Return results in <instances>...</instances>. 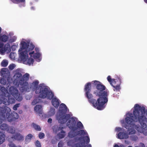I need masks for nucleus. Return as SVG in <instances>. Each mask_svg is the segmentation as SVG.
I'll return each instance as SVG.
<instances>
[{
	"label": "nucleus",
	"mask_w": 147,
	"mask_h": 147,
	"mask_svg": "<svg viewBox=\"0 0 147 147\" xmlns=\"http://www.w3.org/2000/svg\"><path fill=\"white\" fill-rule=\"evenodd\" d=\"M92 83L96 88L94 93L99 98L97 100L95 99L91 98L93 96L90 92L91 90L90 82H88L85 85L84 90L85 92V96L88 99L89 102L94 107L98 110H103L105 107V104L108 101V92L105 90L106 87L101 82L97 80L92 81Z\"/></svg>",
	"instance_id": "f257e3e1"
},
{
	"label": "nucleus",
	"mask_w": 147,
	"mask_h": 147,
	"mask_svg": "<svg viewBox=\"0 0 147 147\" xmlns=\"http://www.w3.org/2000/svg\"><path fill=\"white\" fill-rule=\"evenodd\" d=\"M145 113L146 109L144 107H141L138 104L135 105L133 114L131 113H129L125 118V122L128 125L125 124V128L129 130V125H131L133 122L138 121L143 128H146L147 127V118L144 116Z\"/></svg>",
	"instance_id": "f03ea898"
},
{
	"label": "nucleus",
	"mask_w": 147,
	"mask_h": 147,
	"mask_svg": "<svg viewBox=\"0 0 147 147\" xmlns=\"http://www.w3.org/2000/svg\"><path fill=\"white\" fill-rule=\"evenodd\" d=\"M39 82L36 81L33 82L32 84L34 88H36L35 93L38 94L39 97L45 99L47 98L51 100L54 96V94L51 90H49L45 86L39 85L38 86Z\"/></svg>",
	"instance_id": "7ed1b4c3"
},
{
	"label": "nucleus",
	"mask_w": 147,
	"mask_h": 147,
	"mask_svg": "<svg viewBox=\"0 0 147 147\" xmlns=\"http://www.w3.org/2000/svg\"><path fill=\"white\" fill-rule=\"evenodd\" d=\"M21 46L19 50L20 52L19 58L24 63H26L28 56V53L32 51L35 47L34 45L30 41L21 42Z\"/></svg>",
	"instance_id": "20e7f679"
},
{
	"label": "nucleus",
	"mask_w": 147,
	"mask_h": 147,
	"mask_svg": "<svg viewBox=\"0 0 147 147\" xmlns=\"http://www.w3.org/2000/svg\"><path fill=\"white\" fill-rule=\"evenodd\" d=\"M67 125L71 130L68 134V136L70 138H74L78 135L84 136L87 134V132L84 130H80L78 131L77 133L75 131L77 129V128L76 126V121L73 117L68 121Z\"/></svg>",
	"instance_id": "39448f33"
},
{
	"label": "nucleus",
	"mask_w": 147,
	"mask_h": 147,
	"mask_svg": "<svg viewBox=\"0 0 147 147\" xmlns=\"http://www.w3.org/2000/svg\"><path fill=\"white\" fill-rule=\"evenodd\" d=\"M11 109L6 106H3L0 107V116L3 118H6L9 122L14 121L19 118L18 113L15 111H13L10 114Z\"/></svg>",
	"instance_id": "423d86ee"
},
{
	"label": "nucleus",
	"mask_w": 147,
	"mask_h": 147,
	"mask_svg": "<svg viewBox=\"0 0 147 147\" xmlns=\"http://www.w3.org/2000/svg\"><path fill=\"white\" fill-rule=\"evenodd\" d=\"M15 79V82L19 83L20 85L23 86L25 90L29 91L30 89L28 87V83L27 81L28 80L29 75L28 73H26L22 76V74L20 73H16L14 76Z\"/></svg>",
	"instance_id": "0eeeda50"
},
{
	"label": "nucleus",
	"mask_w": 147,
	"mask_h": 147,
	"mask_svg": "<svg viewBox=\"0 0 147 147\" xmlns=\"http://www.w3.org/2000/svg\"><path fill=\"white\" fill-rule=\"evenodd\" d=\"M67 107L64 103H61L59 107V112L60 117L58 119L59 123L61 124H64L66 123L69 119L71 118L69 114L65 115L67 112Z\"/></svg>",
	"instance_id": "6e6552de"
},
{
	"label": "nucleus",
	"mask_w": 147,
	"mask_h": 147,
	"mask_svg": "<svg viewBox=\"0 0 147 147\" xmlns=\"http://www.w3.org/2000/svg\"><path fill=\"white\" fill-rule=\"evenodd\" d=\"M9 91L17 100L20 101L22 100V94L18 93V91L16 88L11 86L9 88Z\"/></svg>",
	"instance_id": "1a4fd4ad"
},
{
	"label": "nucleus",
	"mask_w": 147,
	"mask_h": 147,
	"mask_svg": "<svg viewBox=\"0 0 147 147\" xmlns=\"http://www.w3.org/2000/svg\"><path fill=\"white\" fill-rule=\"evenodd\" d=\"M85 139L86 140V143L88 144L90 142V138L88 136H86L84 137H76L74 138L73 139H71L68 140L67 142V144L68 146H72L74 144V147L76 144L75 143L76 142H78V141L80 142L82 140Z\"/></svg>",
	"instance_id": "9d476101"
},
{
	"label": "nucleus",
	"mask_w": 147,
	"mask_h": 147,
	"mask_svg": "<svg viewBox=\"0 0 147 147\" xmlns=\"http://www.w3.org/2000/svg\"><path fill=\"white\" fill-rule=\"evenodd\" d=\"M86 140L85 139L82 140L80 142L76 144L74 147H92L90 144L85 145V143H86Z\"/></svg>",
	"instance_id": "9b49d317"
},
{
	"label": "nucleus",
	"mask_w": 147,
	"mask_h": 147,
	"mask_svg": "<svg viewBox=\"0 0 147 147\" xmlns=\"http://www.w3.org/2000/svg\"><path fill=\"white\" fill-rule=\"evenodd\" d=\"M13 140H24V137L19 133H16L15 135L12 136L11 138Z\"/></svg>",
	"instance_id": "f8f14e48"
},
{
	"label": "nucleus",
	"mask_w": 147,
	"mask_h": 147,
	"mask_svg": "<svg viewBox=\"0 0 147 147\" xmlns=\"http://www.w3.org/2000/svg\"><path fill=\"white\" fill-rule=\"evenodd\" d=\"M118 79L119 81L117 80V82H118V83L117 84H116V82L115 83H114L112 84V85H111L112 86L114 89V90L115 91H119L120 89H121V87L120 86V85L121 84V78H118Z\"/></svg>",
	"instance_id": "ddd939ff"
},
{
	"label": "nucleus",
	"mask_w": 147,
	"mask_h": 147,
	"mask_svg": "<svg viewBox=\"0 0 147 147\" xmlns=\"http://www.w3.org/2000/svg\"><path fill=\"white\" fill-rule=\"evenodd\" d=\"M129 137L128 135L126 133V131L121 132H119L117 134V138L119 139H127Z\"/></svg>",
	"instance_id": "4468645a"
},
{
	"label": "nucleus",
	"mask_w": 147,
	"mask_h": 147,
	"mask_svg": "<svg viewBox=\"0 0 147 147\" xmlns=\"http://www.w3.org/2000/svg\"><path fill=\"white\" fill-rule=\"evenodd\" d=\"M54 96L51 99H52L51 103L52 105L56 108H58L60 104L59 100L56 97L53 98Z\"/></svg>",
	"instance_id": "2eb2a0df"
},
{
	"label": "nucleus",
	"mask_w": 147,
	"mask_h": 147,
	"mask_svg": "<svg viewBox=\"0 0 147 147\" xmlns=\"http://www.w3.org/2000/svg\"><path fill=\"white\" fill-rule=\"evenodd\" d=\"M63 127H59L58 130H61V132L57 134L59 139L64 138L65 136V132L63 131Z\"/></svg>",
	"instance_id": "dca6fc26"
},
{
	"label": "nucleus",
	"mask_w": 147,
	"mask_h": 147,
	"mask_svg": "<svg viewBox=\"0 0 147 147\" xmlns=\"http://www.w3.org/2000/svg\"><path fill=\"white\" fill-rule=\"evenodd\" d=\"M42 107L40 105H36L34 108V111L38 113V115H40L42 114Z\"/></svg>",
	"instance_id": "f3484780"
},
{
	"label": "nucleus",
	"mask_w": 147,
	"mask_h": 147,
	"mask_svg": "<svg viewBox=\"0 0 147 147\" xmlns=\"http://www.w3.org/2000/svg\"><path fill=\"white\" fill-rule=\"evenodd\" d=\"M34 52L32 51L31 52L29 53V55H30L31 57H32V55L34 54L33 56V57L34 59H37L39 58L40 57V54L39 53H34Z\"/></svg>",
	"instance_id": "a211bd4d"
},
{
	"label": "nucleus",
	"mask_w": 147,
	"mask_h": 147,
	"mask_svg": "<svg viewBox=\"0 0 147 147\" xmlns=\"http://www.w3.org/2000/svg\"><path fill=\"white\" fill-rule=\"evenodd\" d=\"M5 134L0 131V145L3 144L5 141Z\"/></svg>",
	"instance_id": "6ab92c4d"
},
{
	"label": "nucleus",
	"mask_w": 147,
	"mask_h": 147,
	"mask_svg": "<svg viewBox=\"0 0 147 147\" xmlns=\"http://www.w3.org/2000/svg\"><path fill=\"white\" fill-rule=\"evenodd\" d=\"M32 137L33 135L30 134L26 136L25 138V143L27 144L30 142Z\"/></svg>",
	"instance_id": "aec40b11"
},
{
	"label": "nucleus",
	"mask_w": 147,
	"mask_h": 147,
	"mask_svg": "<svg viewBox=\"0 0 147 147\" xmlns=\"http://www.w3.org/2000/svg\"><path fill=\"white\" fill-rule=\"evenodd\" d=\"M107 80L111 85H112V84L114 83H115L116 82H117V79H111V76H108L107 77Z\"/></svg>",
	"instance_id": "412c9836"
},
{
	"label": "nucleus",
	"mask_w": 147,
	"mask_h": 147,
	"mask_svg": "<svg viewBox=\"0 0 147 147\" xmlns=\"http://www.w3.org/2000/svg\"><path fill=\"white\" fill-rule=\"evenodd\" d=\"M9 38V37L5 35H3L2 36L0 35V41L4 42H5L7 41Z\"/></svg>",
	"instance_id": "4be33fe9"
},
{
	"label": "nucleus",
	"mask_w": 147,
	"mask_h": 147,
	"mask_svg": "<svg viewBox=\"0 0 147 147\" xmlns=\"http://www.w3.org/2000/svg\"><path fill=\"white\" fill-rule=\"evenodd\" d=\"M15 101V98L12 96H8L7 101L9 104L14 103Z\"/></svg>",
	"instance_id": "5701e85b"
},
{
	"label": "nucleus",
	"mask_w": 147,
	"mask_h": 147,
	"mask_svg": "<svg viewBox=\"0 0 147 147\" xmlns=\"http://www.w3.org/2000/svg\"><path fill=\"white\" fill-rule=\"evenodd\" d=\"M9 126L6 124L3 123L0 125V129L3 131H7Z\"/></svg>",
	"instance_id": "b1692460"
},
{
	"label": "nucleus",
	"mask_w": 147,
	"mask_h": 147,
	"mask_svg": "<svg viewBox=\"0 0 147 147\" xmlns=\"http://www.w3.org/2000/svg\"><path fill=\"white\" fill-rule=\"evenodd\" d=\"M0 90L4 96L6 95V93L8 92L7 90L3 86H0Z\"/></svg>",
	"instance_id": "393cba45"
},
{
	"label": "nucleus",
	"mask_w": 147,
	"mask_h": 147,
	"mask_svg": "<svg viewBox=\"0 0 147 147\" xmlns=\"http://www.w3.org/2000/svg\"><path fill=\"white\" fill-rule=\"evenodd\" d=\"M3 48L6 52H9L11 51V47L9 43L5 44Z\"/></svg>",
	"instance_id": "a878e982"
},
{
	"label": "nucleus",
	"mask_w": 147,
	"mask_h": 147,
	"mask_svg": "<svg viewBox=\"0 0 147 147\" xmlns=\"http://www.w3.org/2000/svg\"><path fill=\"white\" fill-rule=\"evenodd\" d=\"M34 59H33L30 58L27 59V60L26 63H24L25 64H28L29 65H30L31 64H32L34 62Z\"/></svg>",
	"instance_id": "bb28decb"
},
{
	"label": "nucleus",
	"mask_w": 147,
	"mask_h": 147,
	"mask_svg": "<svg viewBox=\"0 0 147 147\" xmlns=\"http://www.w3.org/2000/svg\"><path fill=\"white\" fill-rule=\"evenodd\" d=\"M7 131L9 133L14 134L15 132V128L9 126Z\"/></svg>",
	"instance_id": "cd10ccee"
},
{
	"label": "nucleus",
	"mask_w": 147,
	"mask_h": 147,
	"mask_svg": "<svg viewBox=\"0 0 147 147\" xmlns=\"http://www.w3.org/2000/svg\"><path fill=\"white\" fill-rule=\"evenodd\" d=\"M32 125L33 127L35 130L38 131H40L41 130V128L39 125L34 123H32Z\"/></svg>",
	"instance_id": "c85d7f7f"
},
{
	"label": "nucleus",
	"mask_w": 147,
	"mask_h": 147,
	"mask_svg": "<svg viewBox=\"0 0 147 147\" xmlns=\"http://www.w3.org/2000/svg\"><path fill=\"white\" fill-rule=\"evenodd\" d=\"M76 127L77 128V129H82L83 128V125L80 121H79L77 123Z\"/></svg>",
	"instance_id": "c756f323"
},
{
	"label": "nucleus",
	"mask_w": 147,
	"mask_h": 147,
	"mask_svg": "<svg viewBox=\"0 0 147 147\" xmlns=\"http://www.w3.org/2000/svg\"><path fill=\"white\" fill-rule=\"evenodd\" d=\"M8 64V61L6 60H3L1 63V65L3 67H6Z\"/></svg>",
	"instance_id": "7c9ffc66"
},
{
	"label": "nucleus",
	"mask_w": 147,
	"mask_h": 147,
	"mask_svg": "<svg viewBox=\"0 0 147 147\" xmlns=\"http://www.w3.org/2000/svg\"><path fill=\"white\" fill-rule=\"evenodd\" d=\"M7 69L6 68H3L1 69V75L3 76L6 74V72L7 71Z\"/></svg>",
	"instance_id": "2f4dec72"
},
{
	"label": "nucleus",
	"mask_w": 147,
	"mask_h": 147,
	"mask_svg": "<svg viewBox=\"0 0 147 147\" xmlns=\"http://www.w3.org/2000/svg\"><path fill=\"white\" fill-rule=\"evenodd\" d=\"M39 101V99L38 98H36L33 100L31 103L32 105H34L37 103H38Z\"/></svg>",
	"instance_id": "473e14b6"
},
{
	"label": "nucleus",
	"mask_w": 147,
	"mask_h": 147,
	"mask_svg": "<svg viewBox=\"0 0 147 147\" xmlns=\"http://www.w3.org/2000/svg\"><path fill=\"white\" fill-rule=\"evenodd\" d=\"M0 83L1 84L5 85L6 83V81L4 78H0Z\"/></svg>",
	"instance_id": "72a5a7b5"
},
{
	"label": "nucleus",
	"mask_w": 147,
	"mask_h": 147,
	"mask_svg": "<svg viewBox=\"0 0 147 147\" xmlns=\"http://www.w3.org/2000/svg\"><path fill=\"white\" fill-rule=\"evenodd\" d=\"M35 144L36 147H41V144L40 142L38 140L36 141Z\"/></svg>",
	"instance_id": "f704fd0d"
},
{
	"label": "nucleus",
	"mask_w": 147,
	"mask_h": 147,
	"mask_svg": "<svg viewBox=\"0 0 147 147\" xmlns=\"http://www.w3.org/2000/svg\"><path fill=\"white\" fill-rule=\"evenodd\" d=\"M45 136V134L43 133L40 132L38 134V137L40 139L44 138Z\"/></svg>",
	"instance_id": "c9c22d12"
},
{
	"label": "nucleus",
	"mask_w": 147,
	"mask_h": 147,
	"mask_svg": "<svg viewBox=\"0 0 147 147\" xmlns=\"http://www.w3.org/2000/svg\"><path fill=\"white\" fill-rule=\"evenodd\" d=\"M141 127L142 128V129H143L142 130V132L144 134V135L147 136V132L146 131V130H147V127L145 128H143L141 126Z\"/></svg>",
	"instance_id": "e433bc0d"
},
{
	"label": "nucleus",
	"mask_w": 147,
	"mask_h": 147,
	"mask_svg": "<svg viewBox=\"0 0 147 147\" xmlns=\"http://www.w3.org/2000/svg\"><path fill=\"white\" fill-rule=\"evenodd\" d=\"M15 65L13 64H11L8 67L9 69L10 70H12L15 67Z\"/></svg>",
	"instance_id": "4c0bfd02"
},
{
	"label": "nucleus",
	"mask_w": 147,
	"mask_h": 147,
	"mask_svg": "<svg viewBox=\"0 0 147 147\" xmlns=\"http://www.w3.org/2000/svg\"><path fill=\"white\" fill-rule=\"evenodd\" d=\"M20 105V104H16L13 107V110L15 111L17 110V109L19 107Z\"/></svg>",
	"instance_id": "58836bf2"
},
{
	"label": "nucleus",
	"mask_w": 147,
	"mask_h": 147,
	"mask_svg": "<svg viewBox=\"0 0 147 147\" xmlns=\"http://www.w3.org/2000/svg\"><path fill=\"white\" fill-rule=\"evenodd\" d=\"M131 138L132 140L134 141L137 140L138 139V137L135 135L132 136H131Z\"/></svg>",
	"instance_id": "ea45409f"
},
{
	"label": "nucleus",
	"mask_w": 147,
	"mask_h": 147,
	"mask_svg": "<svg viewBox=\"0 0 147 147\" xmlns=\"http://www.w3.org/2000/svg\"><path fill=\"white\" fill-rule=\"evenodd\" d=\"M55 113V109H51L49 111V113L51 115H53Z\"/></svg>",
	"instance_id": "a19ab883"
},
{
	"label": "nucleus",
	"mask_w": 147,
	"mask_h": 147,
	"mask_svg": "<svg viewBox=\"0 0 147 147\" xmlns=\"http://www.w3.org/2000/svg\"><path fill=\"white\" fill-rule=\"evenodd\" d=\"M63 142L60 141L58 143V147H63Z\"/></svg>",
	"instance_id": "79ce46f5"
},
{
	"label": "nucleus",
	"mask_w": 147,
	"mask_h": 147,
	"mask_svg": "<svg viewBox=\"0 0 147 147\" xmlns=\"http://www.w3.org/2000/svg\"><path fill=\"white\" fill-rule=\"evenodd\" d=\"M138 146V147H146L144 144L142 142L140 143L139 144V146Z\"/></svg>",
	"instance_id": "37998d69"
},
{
	"label": "nucleus",
	"mask_w": 147,
	"mask_h": 147,
	"mask_svg": "<svg viewBox=\"0 0 147 147\" xmlns=\"http://www.w3.org/2000/svg\"><path fill=\"white\" fill-rule=\"evenodd\" d=\"M10 147H22L20 146H16L14 144H11L10 145Z\"/></svg>",
	"instance_id": "c03bdc74"
},
{
	"label": "nucleus",
	"mask_w": 147,
	"mask_h": 147,
	"mask_svg": "<svg viewBox=\"0 0 147 147\" xmlns=\"http://www.w3.org/2000/svg\"><path fill=\"white\" fill-rule=\"evenodd\" d=\"M116 131H117V132H119L120 131H122V129L120 127H116Z\"/></svg>",
	"instance_id": "a18cd8bd"
},
{
	"label": "nucleus",
	"mask_w": 147,
	"mask_h": 147,
	"mask_svg": "<svg viewBox=\"0 0 147 147\" xmlns=\"http://www.w3.org/2000/svg\"><path fill=\"white\" fill-rule=\"evenodd\" d=\"M0 52L1 53H3L6 52L5 50L4 49V48L3 47L1 48V49L0 50Z\"/></svg>",
	"instance_id": "49530a36"
},
{
	"label": "nucleus",
	"mask_w": 147,
	"mask_h": 147,
	"mask_svg": "<svg viewBox=\"0 0 147 147\" xmlns=\"http://www.w3.org/2000/svg\"><path fill=\"white\" fill-rule=\"evenodd\" d=\"M28 86H29L28 87H29V88L30 89V90H29V91H26V90H24V87H23V86H22V90H23V91H22V92H23L24 91H27V92H29L30 91V89H31V87L30 86H29V84H28Z\"/></svg>",
	"instance_id": "de8ad7c7"
},
{
	"label": "nucleus",
	"mask_w": 147,
	"mask_h": 147,
	"mask_svg": "<svg viewBox=\"0 0 147 147\" xmlns=\"http://www.w3.org/2000/svg\"><path fill=\"white\" fill-rule=\"evenodd\" d=\"M52 119L51 118H49L48 119L47 121V122L50 123H52Z\"/></svg>",
	"instance_id": "09e8293b"
},
{
	"label": "nucleus",
	"mask_w": 147,
	"mask_h": 147,
	"mask_svg": "<svg viewBox=\"0 0 147 147\" xmlns=\"http://www.w3.org/2000/svg\"><path fill=\"white\" fill-rule=\"evenodd\" d=\"M16 1L18 2H23L25 1V0H15Z\"/></svg>",
	"instance_id": "8fccbe9b"
},
{
	"label": "nucleus",
	"mask_w": 147,
	"mask_h": 147,
	"mask_svg": "<svg viewBox=\"0 0 147 147\" xmlns=\"http://www.w3.org/2000/svg\"><path fill=\"white\" fill-rule=\"evenodd\" d=\"M3 46V44L0 42V49L2 48Z\"/></svg>",
	"instance_id": "3c124183"
},
{
	"label": "nucleus",
	"mask_w": 147,
	"mask_h": 147,
	"mask_svg": "<svg viewBox=\"0 0 147 147\" xmlns=\"http://www.w3.org/2000/svg\"><path fill=\"white\" fill-rule=\"evenodd\" d=\"M0 117H2L0 116ZM3 120L0 117V125L3 122Z\"/></svg>",
	"instance_id": "603ef678"
},
{
	"label": "nucleus",
	"mask_w": 147,
	"mask_h": 147,
	"mask_svg": "<svg viewBox=\"0 0 147 147\" xmlns=\"http://www.w3.org/2000/svg\"><path fill=\"white\" fill-rule=\"evenodd\" d=\"M135 133L134 131H131L129 132V134H133L135 133Z\"/></svg>",
	"instance_id": "864d4df0"
},
{
	"label": "nucleus",
	"mask_w": 147,
	"mask_h": 147,
	"mask_svg": "<svg viewBox=\"0 0 147 147\" xmlns=\"http://www.w3.org/2000/svg\"><path fill=\"white\" fill-rule=\"evenodd\" d=\"M140 128L138 127H137V128H136L137 130H138V131H140V132H141V131L139 129Z\"/></svg>",
	"instance_id": "5fc2aeb1"
},
{
	"label": "nucleus",
	"mask_w": 147,
	"mask_h": 147,
	"mask_svg": "<svg viewBox=\"0 0 147 147\" xmlns=\"http://www.w3.org/2000/svg\"><path fill=\"white\" fill-rule=\"evenodd\" d=\"M114 147H120L119 146H118V145L117 144H115L114 146Z\"/></svg>",
	"instance_id": "6e6d98bb"
},
{
	"label": "nucleus",
	"mask_w": 147,
	"mask_h": 147,
	"mask_svg": "<svg viewBox=\"0 0 147 147\" xmlns=\"http://www.w3.org/2000/svg\"><path fill=\"white\" fill-rule=\"evenodd\" d=\"M12 56V54L11 53H10L9 56L10 57V58H11L12 59H13V57H11Z\"/></svg>",
	"instance_id": "4d7b16f0"
},
{
	"label": "nucleus",
	"mask_w": 147,
	"mask_h": 147,
	"mask_svg": "<svg viewBox=\"0 0 147 147\" xmlns=\"http://www.w3.org/2000/svg\"><path fill=\"white\" fill-rule=\"evenodd\" d=\"M1 28L0 27V35H1Z\"/></svg>",
	"instance_id": "13d9d810"
},
{
	"label": "nucleus",
	"mask_w": 147,
	"mask_h": 147,
	"mask_svg": "<svg viewBox=\"0 0 147 147\" xmlns=\"http://www.w3.org/2000/svg\"><path fill=\"white\" fill-rule=\"evenodd\" d=\"M22 110H21L20 111H19V113H22Z\"/></svg>",
	"instance_id": "bf43d9fd"
},
{
	"label": "nucleus",
	"mask_w": 147,
	"mask_h": 147,
	"mask_svg": "<svg viewBox=\"0 0 147 147\" xmlns=\"http://www.w3.org/2000/svg\"><path fill=\"white\" fill-rule=\"evenodd\" d=\"M144 1L145 3H147V0H144Z\"/></svg>",
	"instance_id": "052dcab7"
},
{
	"label": "nucleus",
	"mask_w": 147,
	"mask_h": 147,
	"mask_svg": "<svg viewBox=\"0 0 147 147\" xmlns=\"http://www.w3.org/2000/svg\"><path fill=\"white\" fill-rule=\"evenodd\" d=\"M127 147H132L131 146H128Z\"/></svg>",
	"instance_id": "680f3d73"
},
{
	"label": "nucleus",
	"mask_w": 147,
	"mask_h": 147,
	"mask_svg": "<svg viewBox=\"0 0 147 147\" xmlns=\"http://www.w3.org/2000/svg\"><path fill=\"white\" fill-rule=\"evenodd\" d=\"M14 37V39L15 40L16 39V37Z\"/></svg>",
	"instance_id": "e2e57ef3"
},
{
	"label": "nucleus",
	"mask_w": 147,
	"mask_h": 147,
	"mask_svg": "<svg viewBox=\"0 0 147 147\" xmlns=\"http://www.w3.org/2000/svg\"><path fill=\"white\" fill-rule=\"evenodd\" d=\"M135 147H138V146H135Z\"/></svg>",
	"instance_id": "0e129e2a"
},
{
	"label": "nucleus",
	"mask_w": 147,
	"mask_h": 147,
	"mask_svg": "<svg viewBox=\"0 0 147 147\" xmlns=\"http://www.w3.org/2000/svg\"><path fill=\"white\" fill-rule=\"evenodd\" d=\"M146 147H147V146H146Z\"/></svg>",
	"instance_id": "69168bd1"
}]
</instances>
